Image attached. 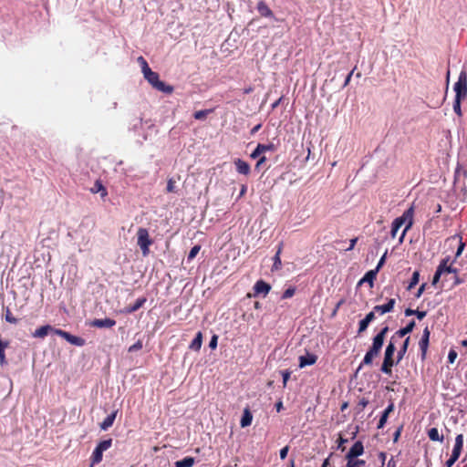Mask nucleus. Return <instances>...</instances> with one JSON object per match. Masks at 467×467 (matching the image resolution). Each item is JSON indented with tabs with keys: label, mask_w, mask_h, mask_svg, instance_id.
I'll return each instance as SVG.
<instances>
[{
	"label": "nucleus",
	"mask_w": 467,
	"mask_h": 467,
	"mask_svg": "<svg viewBox=\"0 0 467 467\" xmlns=\"http://www.w3.org/2000/svg\"><path fill=\"white\" fill-rule=\"evenodd\" d=\"M138 63L141 67V72L144 78L157 90L163 93L170 94L173 91V88L166 85L163 81L160 80L159 74L154 72L149 67L147 61L142 57H138Z\"/></svg>",
	"instance_id": "1"
},
{
	"label": "nucleus",
	"mask_w": 467,
	"mask_h": 467,
	"mask_svg": "<svg viewBox=\"0 0 467 467\" xmlns=\"http://www.w3.org/2000/svg\"><path fill=\"white\" fill-rule=\"evenodd\" d=\"M413 216H414V208L410 206L408 210H406L403 214L398 218H396L391 226L390 235L392 238L397 236L398 231L402 225H405L400 238L399 242L401 244L404 240V237L407 232L411 228L413 224Z\"/></svg>",
	"instance_id": "2"
},
{
	"label": "nucleus",
	"mask_w": 467,
	"mask_h": 467,
	"mask_svg": "<svg viewBox=\"0 0 467 467\" xmlns=\"http://www.w3.org/2000/svg\"><path fill=\"white\" fill-rule=\"evenodd\" d=\"M49 332H53L54 334L63 337L67 342H69L72 345L81 347L85 344V340L79 337L73 336L69 334L68 332H66L61 329L54 328L50 325L42 326L35 332L33 333L34 337H39L43 338L45 337Z\"/></svg>",
	"instance_id": "3"
},
{
	"label": "nucleus",
	"mask_w": 467,
	"mask_h": 467,
	"mask_svg": "<svg viewBox=\"0 0 467 467\" xmlns=\"http://www.w3.org/2000/svg\"><path fill=\"white\" fill-rule=\"evenodd\" d=\"M388 331H389V327H385L380 330L379 333H378L373 337L372 346L366 353L362 363L358 367V369H360L363 365H371L373 362V359L379 356V354L380 353V350L382 348L384 339H385V337H386V334L388 333Z\"/></svg>",
	"instance_id": "4"
},
{
	"label": "nucleus",
	"mask_w": 467,
	"mask_h": 467,
	"mask_svg": "<svg viewBox=\"0 0 467 467\" xmlns=\"http://www.w3.org/2000/svg\"><path fill=\"white\" fill-rule=\"evenodd\" d=\"M153 241L150 237L149 231L146 228L140 227L137 231V244L141 250L143 256H147L150 254V246Z\"/></svg>",
	"instance_id": "5"
},
{
	"label": "nucleus",
	"mask_w": 467,
	"mask_h": 467,
	"mask_svg": "<svg viewBox=\"0 0 467 467\" xmlns=\"http://www.w3.org/2000/svg\"><path fill=\"white\" fill-rule=\"evenodd\" d=\"M455 99L462 102L467 97V72L461 71L457 82L454 84Z\"/></svg>",
	"instance_id": "6"
},
{
	"label": "nucleus",
	"mask_w": 467,
	"mask_h": 467,
	"mask_svg": "<svg viewBox=\"0 0 467 467\" xmlns=\"http://www.w3.org/2000/svg\"><path fill=\"white\" fill-rule=\"evenodd\" d=\"M364 452V446L361 441H356L346 455V458H358Z\"/></svg>",
	"instance_id": "7"
},
{
	"label": "nucleus",
	"mask_w": 467,
	"mask_h": 467,
	"mask_svg": "<svg viewBox=\"0 0 467 467\" xmlns=\"http://www.w3.org/2000/svg\"><path fill=\"white\" fill-rule=\"evenodd\" d=\"M395 303H396V300L394 298H390L388 301V303L385 305L375 306L372 311H374V313L378 312L380 315L389 313V312L392 311V309L395 306Z\"/></svg>",
	"instance_id": "8"
},
{
	"label": "nucleus",
	"mask_w": 467,
	"mask_h": 467,
	"mask_svg": "<svg viewBox=\"0 0 467 467\" xmlns=\"http://www.w3.org/2000/svg\"><path fill=\"white\" fill-rule=\"evenodd\" d=\"M430 334H431V332H430L428 327H426L423 330L422 337L419 342V346L421 350L422 357H424L427 352V348L429 346V340H430Z\"/></svg>",
	"instance_id": "9"
},
{
	"label": "nucleus",
	"mask_w": 467,
	"mask_h": 467,
	"mask_svg": "<svg viewBox=\"0 0 467 467\" xmlns=\"http://www.w3.org/2000/svg\"><path fill=\"white\" fill-rule=\"evenodd\" d=\"M254 290L255 295L262 294L264 296H265L271 290V286L265 281L259 280L254 284Z\"/></svg>",
	"instance_id": "10"
},
{
	"label": "nucleus",
	"mask_w": 467,
	"mask_h": 467,
	"mask_svg": "<svg viewBox=\"0 0 467 467\" xmlns=\"http://www.w3.org/2000/svg\"><path fill=\"white\" fill-rule=\"evenodd\" d=\"M375 319L374 311L369 312L365 318L359 321L358 324V334L363 333L368 327V325Z\"/></svg>",
	"instance_id": "11"
},
{
	"label": "nucleus",
	"mask_w": 467,
	"mask_h": 467,
	"mask_svg": "<svg viewBox=\"0 0 467 467\" xmlns=\"http://www.w3.org/2000/svg\"><path fill=\"white\" fill-rule=\"evenodd\" d=\"M116 325V321L110 318L95 319L91 322V326L95 327H112Z\"/></svg>",
	"instance_id": "12"
},
{
	"label": "nucleus",
	"mask_w": 467,
	"mask_h": 467,
	"mask_svg": "<svg viewBox=\"0 0 467 467\" xmlns=\"http://www.w3.org/2000/svg\"><path fill=\"white\" fill-rule=\"evenodd\" d=\"M317 361V356L314 354L307 353L306 356L299 357V367L304 368L315 364Z\"/></svg>",
	"instance_id": "13"
},
{
	"label": "nucleus",
	"mask_w": 467,
	"mask_h": 467,
	"mask_svg": "<svg viewBox=\"0 0 467 467\" xmlns=\"http://www.w3.org/2000/svg\"><path fill=\"white\" fill-rule=\"evenodd\" d=\"M234 165L236 167V171L241 174L247 175L250 172V165L241 159L235 160Z\"/></svg>",
	"instance_id": "14"
},
{
	"label": "nucleus",
	"mask_w": 467,
	"mask_h": 467,
	"mask_svg": "<svg viewBox=\"0 0 467 467\" xmlns=\"http://www.w3.org/2000/svg\"><path fill=\"white\" fill-rule=\"evenodd\" d=\"M117 416V410L113 411L111 414L108 415L104 420L100 423V429L103 431H107L113 425V422Z\"/></svg>",
	"instance_id": "15"
},
{
	"label": "nucleus",
	"mask_w": 467,
	"mask_h": 467,
	"mask_svg": "<svg viewBox=\"0 0 467 467\" xmlns=\"http://www.w3.org/2000/svg\"><path fill=\"white\" fill-rule=\"evenodd\" d=\"M257 11L259 12V14L262 16H265V17H272L273 16V12L271 11V9L268 7V5L264 1H260L257 4Z\"/></svg>",
	"instance_id": "16"
},
{
	"label": "nucleus",
	"mask_w": 467,
	"mask_h": 467,
	"mask_svg": "<svg viewBox=\"0 0 467 467\" xmlns=\"http://www.w3.org/2000/svg\"><path fill=\"white\" fill-rule=\"evenodd\" d=\"M253 420V415L250 412L249 409H244L243 417L241 419L240 424L242 428H245L251 425Z\"/></svg>",
	"instance_id": "17"
},
{
	"label": "nucleus",
	"mask_w": 467,
	"mask_h": 467,
	"mask_svg": "<svg viewBox=\"0 0 467 467\" xmlns=\"http://www.w3.org/2000/svg\"><path fill=\"white\" fill-rule=\"evenodd\" d=\"M461 452H462L461 449L453 447L450 459L446 462V467H451L455 463V462L459 459Z\"/></svg>",
	"instance_id": "18"
},
{
	"label": "nucleus",
	"mask_w": 467,
	"mask_h": 467,
	"mask_svg": "<svg viewBox=\"0 0 467 467\" xmlns=\"http://www.w3.org/2000/svg\"><path fill=\"white\" fill-rule=\"evenodd\" d=\"M428 436L430 438V440L433 441H440V442H442L443 441V435H441L439 433V431L437 428H431L428 431Z\"/></svg>",
	"instance_id": "19"
},
{
	"label": "nucleus",
	"mask_w": 467,
	"mask_h": 467,
	"mask_svg": "<svg viewBox=\"0 0 467 467\" xmlns=\"http://www.w3.org/2000/svg\"><path fill=\"white\" fill-rule=\"evenodd\" d=\"M202 333L198 332L196 337H194V339L192 341V343L190 345V348L192 350H195V351L200 350V348L202 347Z\"/></svg>",
	"instance_id": "20"
},
{
	"label": "nucleus",
	"mask_w": 467,
	"mask_h": 467,
	"mask_svg": "<svg viewBox=\"0 0 467 467\" xmlns=\"http://www.w3.org/2000/svg\"><path fill=\"white\" fill-rule=\"evenodd\" d=\"M348 462L346 467H365L366 462L364 460H358L357 458H346Z\"/></svg>",
	"instance_id": "21"
},
{
	"label": "nucleus",
	"mask_w": 467,
	"mask_h": 467,
	"mask_svg": "<svg viewBox=\"0 0 467 467\" xmlns=\"http://www.w3.org/2000/svg\"><path fill=\"white\" fill-rule=\"evenodd\" d=\"M194 464L192 457H185L182 460L175 462V467H192Z\"/></svg>",
	"instance_id": "22"
},
{
	"label": "nucleus",
	"mask_w": 467,
	"mask_h": 467,
	"mask_svg": "<svg viewBox=\"0 0 467 467\" xmlns=\"http://www.w3.org/2000/svg\"><path fill=\"white\" fill-rule=\"evenodd\" d=\"M415 327V322L410 321L405 327L400 328L396 332V335H398L400 337H403L407 334L410 333Z\"/></svg>",
	"instance_id": "23"
},
{
	"label": "nucleus",
	"mask_w": 467,
	"mask_h": 467,
	"mask_svg": "<svg viewBox=\"0 0 467 467\" xmlns=\"http://www.w3.org/2000/svg\"><path fill=\"white\" fill-rule=\"evenodd\" d=\"M102 454L103 452L96 447L91 456L90 467H93L94 464H97L102 461Z\"/></svg>",
	"instance_id": "24"
},
{
	"label": "nucleus",
	"mask_w": 467,
	"mask_h": 467,
	"mask_svg": "<svg viewBox=\"0 0 467 467\" xmlns=\"http://www.w3.org/2000/svg\"><path fill=\"white\" fill-rule=\"evenodd\" d=\"M281 247L278 248L275 255L274 256V264H273V270H279L281 269V266H282V263H281V258H280V254H281Z\"/></svg>",
	"instance_id": "25"
},
{
	"label": "nucleus",
	"mask_w": 467,
	"mask_h": 467,
	"mask_svg": "<svg viewBox=\"0 0 467 467\" xmlns=\"http://www.w3.org/2000/svg\"><path fill=\"white\" fill-rule=\"evenodd\" d=\"M377 270H370L368 271L365 276L361 279V283L362 282H368L369 283L370 285H372L373 283V280L375 279L376 275H377Z\"/></svg>",
	"instance_id": "26"
},
{
	"label": "nucleus",
	"mask_w": 467,
	"mask_h": 467,
	"mask_svg": "<svg viewBox=\"0 0 467 467\" xmlns=\"http://www.w3.org/2000/svg\"><path fill=\"white\" fill-rule=\"evenodd\" d=\"M449 258L443 259L439 265H443V274L445 273H457V269L453 268L451 265H448Z\"/></svg>",
	"instance_id": "27"
},
{
	"label": "nucleus",
	"mask_w": 467,
	"mask_h": 467,
	"mask_svg": "<svg viewBox=\"0 0 467 467\" xmlns=\"http://www.w3.org/2000/svg\"><path fill=\"white\" fill-rule=\"evenodd\" d=\"M145 302H146L145 298H139L132 306H130L127 309V312L132 313V312L137 311L139 308H140L143 306V304Z\"/></svg>",
	"instance_id": "28"
},
{
	"label": "nucleus",
	"mask_w": 467,
	"mask_h": 467,
	"mask_svg": "<svg viewBox=\"0 0 467 467\" xmlns=\"http://www.w3.org/2000/svg\"><path fill=\"white\" fill-rule=\"evenodd\" d=\"M112 445V439H108L100 441L97 448L99 449L102 452L109 449Z\"/></svg>",
	"instance_id": "29"
},
{
	"label": "nucleus",
	"mask_w": 467,
	"mask_h": 467,
	"mask_svg": "<svg viewBox=\"0 0 467 467\" xmlns=\"http://www.w3.org/2000/svg\"><path fill=\"white\" fill-rule=\"evenodd\" d=\"M112 445V439H108L100 441L97 448L99 449L102 452L109 449Z\"/></svg>",
	"instance_id": "30"
},
{
	"label": "nucleus",
	"mask_w": 467,
	"mask_h": 467,
	"mask_svg": "<svg viewBox=\"0 0 467 467\" xmlns=\"http://www.w3.org/2000/svg\"><path fill=\"white\" fill-rule=\"evenodd\" d=\"M395 350H396L395 345L392 341H390L385 349L384 357L393 358Z\"/></svg>",
	"instance_id": "31"
},
{
	"label": "nucleus",
	"mask_w": 467,
	"mask_h": 467,
	"mask_svg": "<svg viewBox=\"0 0 467 467\" xmlns=\"http://www.w3.org/2000/svg\"><path fill=\"white\" fill-rule=\"evenodd\" d=\"M409 341H410V337H407L401 347V348L400 349L399 353H398V360H397V363L400 362L403 356L405 355L406 351H407V348H408V345H409Z\"/></svg>",
	"instance_id": "32"
},
{
	"label": "nucleus",
	"mask_w": 467,
	"mask_h": 467,
	"mask_svg": "<svg viewBox=\"0 0 467 467\" xmlns=\"http://www.w3.org/2000/svg\"><path fill=\"white\" fill-rule=\"evenodd\" d=\"M419 280H420V273L418 271H415L412 274L410 282L408 285V290L412 289L419 283Z\"/></svg>",
	"instance_id": "33"
},
{
	"label": "nucleus",
	"mask_w": 467,
	"mask_h": 467,
	"mask_svg": "<svg viewBox=\"0 0 467 467\" xmlns=\"http://www.w3.org/2000/svg\"><path fill=\"white\" fill-rule=\"evenodd\" d=\"M443 265H439L435 274H434V276H433V279H432V285H436L440 278H441V275H443Z\"/></svg>",
	"instance_id": "34"
},
{
	"label": "nucleus",
	"mask_w": 467,
	"mask_h": 467,
	"mask_svg": "<svg viewBox=\"0 0 467 467\" xmlns=\"http://www.w3.org/2000/svg\"><path fill=\"white\" fill-rule=\"evenodd\" d=\"M258 148L260 149V150L262 151V153H265L266 151H274L275 147L273 143H269V144H258L257 145Z\"/></svg>",
	"instance_id": "35"
},
{
	"label": "nucleus",
	"mask_w": 467,
	"mask_h": 467,
	"mask_svg": "<svg viewBox=\"0 0 467 467\" xmlns=\"http://www.w3.org/2000/svg\"><path fill=\"white\" fill-rule=\"evenodd\" d=\"M211 109L199 110L194 113V118L199 120L204 119L207 115L211 112Z\"/></svg>",
	"instance_id": "36"
},
{
	"label": "nucleus",
	"mask_w": 467,
	"mask_h": 467,
	"mask_svg": "<svg viewBox=\"0 0 467 467\" xmlns=\"http://www.w3.org/2000/svg\"><path fill=\"white\" fill-rule=\"evenodd\" d=\"M92 191H93V192H102V194H101L102 196H105V195L107 194V191H106V189H105V188L103 187V185H102L100 182H97L95 183V186H94V188L92 189Z\"/></svg>",
	"instance_id": "37"
},
{
	"label": "nucleus",
	"mask_w": 467,
	"mask_h": 467,
	"mask_svg": "<svg viewBox=\"0 0 467 467\" xmlns=\"http://www.w3.org/2000/svg\"><path fill=\"white\" fill-rule=\"evenodd\" d=\"M200 249V245H194L188 254V260H192L198 254Z\"/></svg>",
	"instance_id": "38"
},
{
	"label": "nucleus",
	"mask_w": 467,
	"mask_h": 467,
	"mask_svg": "<svg viewBox=\"0 0 467 467\" xmlns=\"http://www.w3.org/2000/svg\"><path fill=\"white\" fill-rule=\"evenodd\" d=\"M295 293H296V289H295V287H289V288H287V289L284 292V294H283V296H282V298H283V299L290 298V297H292V296L295 295Z\"/></svg>",
	"instance_id": "39"
},
{
	"label": "nucleus",
	"mask_w": 467,
	"mask_h": 467,
	"mask_svg": "<svg viewBox=\"0 0 467 467\" xmlns=\"http://www.w3.org/2000/svg\"><path fill=\"white\" fill-rule=\"evenodd\" d=\"M463 446V436L462 434H459L455 438L454 447L462 450Z\"/></svg>",
	"instance_id": "40"
},
{
	"label": "nucleus",
	"mask_w": 467,
	"mask_h": 467,
	"mask_svg": "<svg viewBox=\"0 0 467 467\" xmlns=\"http://www.w3.org/2000/svg\"><path fill=\"white\" fill-rule=\"evenodd\" d=\"M453 110L457 114L458 117H462V111L461 102L460 101L454 100V102H453Z\"/></svg>",
	"instance_id": "41"
},
{
	"label": "nucleus",
	"mask_w": 467,
	"mask_h": 467,
	"mask_svg": "<svg viewBox=\"0 0 467 467\" xmlns=\"http://www.w3.org/2000/svg\"><path fill=\"white\" fill-rule=\"evenodd\" d=\"M142 348V342L138 340L135 344L129 348V352H135Z\"/></svg>",
	"instance_id": "42"
},
{
	"label": "nucleus",
	"mask_w": 467,
	"mask_h": 467,
	"mask_svg": "<svg viewBox=\"0 0 467 467\" xmlns=\"http://www.w3.org/2000/svg\"><path fill=\"white\" fill-rule=\"evenodd\" d=\"M250 156H251L252 159H257V158H260L261 156H264V155H263L262 151L260 150V149L258 148V146H256V148L251 153Z\"/></svg>",
	"instance_id": "43"
},
{
	"label": "nucleus",
	"mask_w": 467,
	"mask_h": 467,
	"mask_svg": "<svg viewBox=\"0 0 467 467\" xmlns=\"http://www.w3.org/2000/svg\"><path fill=\"white\" fill-rule=\"evenodd\" d=\"M5 320L7 322H9V323H12V324H16L17 323V319L11 315L9 310H7V312H6Z\"/></svg>",
	"instance_id": "44"
},
{
	"label": "nucleus",
	"mask_w": 467,
	"mask_h": 467,
	"mask_svg": "<svg viewBox=\"0 0 467 467\" xmlns=\"http://www.w3.org/2000/svg\"><path fill=\"white\" fill-rule=\"evenodd\" d=\"M456 358H457L456 351L452 350V349L450 350L449 355H448L449 362L452 364L455 361Z\"/></svg>",
	"instance_id": "45"
},
{
	"label": "nucleus",
	"mask_w": 467,
	"mask_h": 467,
	"mask_svg": "<svg viewBox=\"0 0 467 467\" xmlns=\"http://www.w3.org/2000/svg\"><path fill=\"white\" fill-rule=\"evenodd\" d=\"M282 376H283V385H284V387H285L286 383L290 378V372L287 370H285L282 372Z\"/></svg>",
	"instance_id": "46"
},
{
	"label": "nucleus",
	"mask_w": 467,
	"mask_h": 467,
	"mask_svg": "<svg viewBox=\"0 0 467 467\" xmlns=\"http://www.w3.org/2000/svg\"><path fill=\"white\" fill-rule=\"evenodd\" d=\"M464 246H465L464 243H463V242H462V240H461V241H460L459 247H458V249H457V251H456V254H455V257H456V258H457V257H459V256L462 254V251H463V249H464Z\"/></svg>",
	"instance_id": "47"
},
{
	"label": "nucleus",
	"mask_w": 467,
	"mask_h": 467,
	"mask_svg": "<svg viewBox=\"0 0 467 467\" xmlns=\"http://www.w3.org/2000/svg\"><path fill=\"white\" fill-rule=\"evenodd\" d=\"M288 451H289V447L288 446H285L284 448L281 449V451H280V458L282 460H284L287 456Z\"/></svg>",
	"instance_id": "48"
},
{
	"label": "nucleus",
	"mask_w": 467,
	"mask_h": 467,
	"mask_svg": "<svg viewBox=\"0 0 467 467\" xmlns=\"http://www.w3.org/2000/svg\"><path fill=\"white\" fill-rule=\"evenodd\" d=\"M391 368L390 366L387 365V364H384L382 363V366H381V371L385 374H390L391 373Z\"/></svg>",
	"instance_id": "49"
},
{
	"label": "nucleus",
	"mask_w": 467,
	"mask_h": 467,
	"mask_svg": "<svg viewBox=\"0 0 467 467\" xmlns=\"http://www.w3.org/2000/svg\"><path fill=\"white\" fill-rule=\"evenodd\" d=\"M209 347L214 349L217 347V336H213L209 343Z\"/></svg>",
	"instance_id": "50"
},
{
	"label": "nucleus",
	"mask_w": 467,
	"mask_h": 467,
	"mask_svg": "<svg viewBox=\"0 0 467 467\" xmlns=\"http://www.w3.org/2000/svg\"><path fill=\"white\" fill-rule=\"evenodd\" d=\"M386 259V253L383 254V256L380 258V260L378 263V265L375 270L379 272V270L381 268V266L384 265Z\"/></svg>",
	"instance_id": "51"
},
{
	"label": "nucleus",
	"mask_w": 467,
	"mask_h": 467,
	"mask_svg": "<svg viewBox=\"0 0 467 467\" xmlns=\"http://www.w3.org/2000/svg\"><path fill=\"white\" fill-rule=\"evenodd\" d=\"M427 313L425 311L416 310L415 316L418 319L421 320L426 317Z\"/></svg>",
	"instance_id": "52"
},
{
	"label": "nucleus",
	"mask_w": 467,
	"mask_h": 467,
	"mask_svg": "<svg viewBox=\"0 0 467 467\" xmlns=\"http://www.w3.org/2000/svg\"><path fill=\"white\" fill-rule=\"evenodd\" d=\"M425 286H426V284H422V285L419 287V289H418V291H417V293H416V297H417V298L420 297V296L423 294V292H424V290H425Z\"/></svg>",
	"instance_id": "53"
},
{
	"label": "nucleus",
	"mask_w": 467,
	"mask_h": 467,
	"mask_svg": "<svg viewBox=\"0 0 467 467\" xmlns=\"http://www.w3.org/2000/svg\"><path fill=\"white\" fill-rule=\"evenodd\" d=\"M167 191L169 192H171L174 191V182L172 180H169L167 184Z\"/></svg>",
	"instance_id": "54"
},
{
	"label": "nucleus",
	"mask_w": 467,
	"mask_h": 467,
	"mask_svg": "<svg viewBox=\"0 0 467 467\" xmlns=\"http://www.w3.org/2000/svg\"><path fill=\"white\" fill-rule=\"evenodd\" d=\"M383 363H384V364H387V365H389V366H390V367H393V365H394V360H393V358H386V357H384Z\"/></svg>",
	"instance_id": "55"
},
{
	"label": "nucleus",
	"mask_w": 467,
	"mask_h": 467,
	"mask_svg": "<svg viewBox=\"0 0 467 467\" xmlns=\"http://www.w3.org/2000/svg\"><path fill=\"white\" fill-rule=\"evenodd\" d=\"M387 420H388V419H386L385 417H382V416H381V417H380V419H379V424H378V429H381V428H383V427H384V425H385V424H386V422H387Z\"/></svg>",
	"instance_id": "56"
},
{
	"label": "nucleus",
	"mask_w": 467,
	"mask_h": 467,
	"mask_svg": "<svg viewBox=\"0 0 467 467\" xmlns=\"http://www.w3.org/2000/svg\"><path fill=\"white\" fill-rule=\"evenodd\" d=\"M265 161H266L265 156H261L259 158V160L257 161L255 167L259 168L264 162H265Z\"/></svg>",
	"instance_id": "57"
},
{
	"label": "nucleus",
	"mask_w": 467,
	"mask_h": 467,
	"mask_svg": "<svg viewBox=\"0 0 467 467\" xmlns=\"http://www.w3.org/2000/svg\"><path fill=\"white\" fill-rule=\"evenodd\" d=\"M357 243V238H353L350 240L349 246L346 249L347 251H350L355 247V244Z\"/></svg>",
	"instance_id": "58"
},
{
	"label": "nucleus",
	"mask_w": 467,
	"mask_h": 467,
	"mask_svg": "<svg viewBox=\"0 0 467 467\" xmlns=\"http://www.w3.org/2000/svg\"><path fill=\"white\" fill-rule=\"evenodd\" d=\"M394 410V404L393 403H390L386 409H385V412H387L388 414L391 413L392 411Z\"/></svg>",
	"instance_id": "59"
},
{
	"label": "nucleus",
	"mask_w": 467,
	"mask_h": 467,
	"mask_svg": "<svg viewBox=\"0 0 467 467\" xmlns=\"http://www.w3.org/2000/svg\"><path fill=\"white\" fill-rule=\"evenodd\" d=\"M415 313H416V310H413V309H410V308H407L405 310V316H407V317L415 315Z\"/></svg>",
	"instance_id": "60"
},
{
	"label": "nucleus",
	"mask_w": 467,
	"mask_h": 467,
	"mask_svg": "<svg viewBox=\"0 0 467 467\" xmlns=\"http://www.w3.org/2000/svg\"><path fill=\"white\" fill-rule=\"evenodd\" d=\"M353 72H354V70H352V71H351V72L347 76L346 80H345V83H344V85H345V86H347V85L349 83V81H350V79H351V77H352Z\"/></svg>",
	"instance_id": "61"
},
{
	"label": "nucleus",
	"mask_w": 467,
	"mask_h": 467,
	"mask_svg": "<svg viewBox=\"0 0 467 467\" xmlns=\"http://www.w3.org/2000/svg\"><path fill=\"white\" fill-rule=\"evenodd\" d=\"M276 410L279 412L283 409L282 401H279L275 404Z\"/></svg>",
	"instance_id": "62"
},
{
	"label": "nucleus",
	"mask_w": 467,
	"mask_h": 467,
	"mask_svg": "<svg viewBox=\"0 0 467 467\" xmlns=\"http://www.w3.org/2000/svg\"><path fill=\"white\" fill-rule=\"evenodd\" d=\"M260 128H261V124H258L255 127H254L252 130V134L257 132L260 130Z\"/></svg>",
	"instance_id": "63"
},
{
	"label": "nucleus",
	"mask_w": 467,
	"mask_h": 467,
	"mask_svg": "<svg viewBox=\"0 0 467 467\" xmlns=\"http://www.w3.org/2000/svg\"><path fill=\"white\" fill-rule=\"evenodd\" d=\"M246 192V186L243 185L240 191V196H243Z\"/></svg>",
	"instance_id": "64"
}]
</instances>
